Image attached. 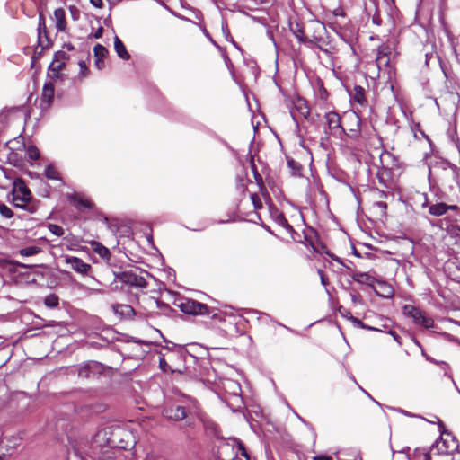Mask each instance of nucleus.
I'll use <instances>...</instances> for the list:
<instances>
[{
  "instance_id": "nucleus-23",
  "label": "nucleus",
  "mask_w": 460,
  "mask_h": 460,
  "mask_svg": "<svg viewBox=\"0 0 460 460\" xmlns=\"http://www.w3.org/2000/svg\"><path fill=\"white\" fill-rule=\"evenodd\" d=\"M41 252V249L38 246H28L22 248L19 251V253L22 256L29 257V256H34Z\"/></svg>"
},
{
  "instance_id": "nucleus-9",
  "label": "nucleus",
  "mask_w": 460,
  "mask_h": 460,
  "mask_svg": "<svg viewBox=\"0 0 460 460\" xmlns=\"http://www.w3.org/2000/svg\"><path fill=\"white\" fill-rule=\"evenodd\" d=\"M38 41L42 48H45L49 43V40L48 39L46 19L41 13H40L39 14Z\"/></svg>"
},
{
  "instance_id": "nucleus-58",
  "label": "nucleus",
  "mask_w": 460,
  "mask_h": 460,
  "mask_svg": "<svg viewBox=\"0 0 460 460\" xmlns=\"http://www.w3.org/2000/svg\"><path fill=\"white\" fill-rule=\"evenodd\" d=\"M0 460H2V457L0 456Z\"/></svg>"
},
{
  "instance_id": "nucleus-46",
  "label": "nucleus",
  "mask_w": 460,
  "mask_h": 460,
  "mask_svg": "<svg viewBox=\"0 0 460 460\" xmlns=\"http://www.w3.org/2000/svg\"><path fill=\"white\" fill-rule=\"evenodd\" d=\"M351 299L354 303H358V302H360L361 297H360V295L354 294V295H351Z\"/></svg>"
},
{
  "instance_id": "nucleus-33",
  "label": "nucleus",
  "mask_w": 460,
  "mask_h": 460,
  "mask_svg": "<svg viewBox=\"0 0 460 460\" xmlns=\"http://www.w3.org/2000/svg\"><path fill=\"white\" fill-rule=\"evenodd\" d=\"M414 460H431L430 455L423 450H417L414 453Z\"/></svg>"
},
{
  "instance_id": "nucleus-2",
  "label": "nucleus",
  "mask_w": 460,
  "mask_h": 460,
  "mask_svg": "<svg viewBox=\"0 0 460 460\" xmlns=\"http://www.w3.org/2000/svg\"><path fill=\"white\" fill-rule=\"evenodd\" d=\"M220 455L223 460H250L243 443L236 439L231 438L220 447Z\"/></svg>"
},
{
  "instance_id": "nucleus-53",
  "label": "nucleus",
  "mask_w": 460,
  "mask_h": 460,
  "mask_svg": "<svg viewBox=\"0 0 460 460\" xmlns=\"http://www.w3.org/2000/svg\"><path fill=\"white\" fill-rule=\"evenodd\" d=\"M393 294V291L390 288H387V294L386 295H384V296H389Z\"/></svg>"
},
{
  "instance_id": "nucleus-34",
  "label": "nucleus",
  "mask_w": 460,
  "mask_h": 460,
  "mask_svg": "<svg viewBox=\"0 0 460 460\" xmlns=\"http://www.w3.org/2000/svg\"><path fill=\"white\" fill-rule=\"evenodd\" d=\"M391 52V49L387 45H381L378 47L377 49V56H385L389 57V54Z\"/></svg>"
},
{
  "instance_id": "nucleus-7",
  "label": "nucleus",
  "mask_w": 460,
  "mask_h": 460,
  "mask_svg": "<svg viewBox=\"0 0 460 460\" xmlns=\"http://www.w3.org/2000/svg\"><path fill=\"white\" fill-rule=\"evenodd\" d=\"M163 415L172 420H181L186 417V410L181 405L173 404L166 407L163 411Z\"/></svg>"
},
{
  "instance_id": "nucleus-17",
  "label": "nucleus",
  "mask_w": 460,
  "mask_h": 460,
  "mask_svg": "<svg viewBox=\"0 0 460 460\" xmlns=\"http://www.w3.org/2000/svg\"><path fill=\"white\" fill-rule=\"evenodd\" d=\"M54 85L52 83H47L44 84L42 90L41 102L46 106H49L54 98Z\"/></svg>"
},
{
  "instance_id": "nucleus-1",
  "label": "nucleus",
  "mask_w": 460,
  "mask_h": 460,
  "mask_svg": "<svg viewBox=\"0 0 460 460\" xmlns=\"http://www.w3.org/2000/svg\"><path fill=\"white\" fill-rule=\"evenodd\" d=\"M12 195L13 203L16 208L26 209L30 213L35 212V208L29 206V202L31 199V192L22 179L14 181Z\"/></svg>"
},
{
  "instance_id": "nucleus-36",
  "label": "nucleus",
  "mask_w": 460,
  "mask_h": 460,
  "mask_svg": "<svg viewBox=\"0 0 460 460\" xmlns=\"http://www.w3.org/2000/svg\"><path fill=\"white\" fill-rule=\"evenodd\" d=\"M351 320L354 323L361 326L362 328H365V329H368V330H377L376 328H373V327H370V326H366L360 320L355 318V317H352L351 316Z\"/></svg>"
},
{
  "instance_id": "nucleus-10",
  "label": "nucleus",
  "mask_w": 460,
  "mask_h": 460,
  "mask_svg": "<svg viewBox=\"0 0 460 460\" xmlns=\"http://www.w3.org/2000/svg\"><path fill=\"white\" fill-rule=\"evenodd\" d=\"M52 21L54 22L58 31H66L67 22L66 20V12L63 8H58L54 11Z\"/></svg>"
},
{
  "instance_id": "nucleus-55",
  "label": "nucleus",
  "mask_w": 460,
  "mask_h": 460,
  "mask_svg": "<svg viewBox=\"0 0 460 460\" xmlns=\"http://www.w3.org/2000/svg\"><path fill=\"white\" fill-rule=\"evenodd\" d=\"M21 266H22V268H29V266L24 265V264H21Z\"/></svg>"
},
{
  "instance_id": "nucleus-35",
  "label": "nucleus",
  "mask_w": 460,
  "mask_h": 460,
  "mask_svg": "<svg viewBox=\"0 0 460 460\" xmlns=\"http://www.w3.org/2000/svg\"><path fill=\"white\" fill-rule=\"evenodd\" d=\"M159 365H160V367L163 371L166 372V371H173L171 369L170 366L167 364L164 357H160L159 358Z\"/></svg>"
},
{
  "instance_id": "nucleus-26",
  "label": "nucleus",
  "mask_w": 460,
  "mask_h": 460,
  "mask_svg": "<svg viewBox=\"0 0 460 460\" xmlns=\"http://www.w3.org/2000/svg\"><path fill=\"white\" fill-rule=\"evenodd\" d=\"M389 57L376 56V64L379 70H381L382 68H385L389 65Z\"/></svg>"
},
{
  "instance_id": "nucleus-38",
  "label": "nucleus",
  "mask_w": 460,
  "mask_h": 460,
  "mask_svg": "<svg viewBox=\"0 0 460 460\" xmlns=\"http://www.w3.org/2000/svg\"><path fill=\"white\" fill-rule=\"evenodd\" d=\"M79 66H80V74L83 75V76H85V73L86 71L88 70L87 68V66L85 64L84 61L81 60L79 61L78 63Z\"/></svg>"
},
{
  "instance_id": "nucleus-40",
  "label": "nucleus",
  "mask_w": 460,
  "mask_h": 460,
  "mask_svg": "<svg viewBox=\"0 0 460 460\" xmlns=\"http://www.w3.org/2000/svg\"><path fill=\"white\" fill-rule=\"evenodd\" d=\"M278 220L279 224H281L282 226L291 228V226L288 223L287 219L284 217L283 215H280Z\"/></svg>"
},
{
  "instance_id": "nucleus-28",
  "label": "nucleus",
  "mask_w": 460,
  "mask_h": 460,
  "mask_svg": "<svg viewBox=\"0 0 460 460\" xmlns=\"http://www.w3.org/2000/svg\"><path fill=\"white\" fill-rule=\"evenodd\" d=\"M45 175L48 179H52V180H57L58 179V172L57 171V169L52 166V165H49L47 166L46 170H45Z\"/></svg>"
},
{
  "instance_id": "nucleus-44",
  "label": "nucleus",
  "mask_w": 460,
  "mask_h": 460,
  "mask_svg": "<svg viewBox=\"0 0 460 460\" xmlns=\"http://www.w3.org/2000/svg\"><path fill=\"white\" fill-rule=\"evenodd\" d=\"M314 460H332V457L321 455V456H314Z\"/></svg>"
},
{
  "instance_id": "nucleus-13",
  "label": "nucleus",
  "mask_w": 460,
  "mask_h": 460,
  "mask_svg": "<svg viewBox=\"0 0 460 460\" xmlns=\"http://www.w3.org/2000/svg\"><path fill=\"white\" fill-rule=\"evenodd\" d=\"M294 110L297 111L303 118L308 119L311 111L307 102L303 98H296L293 101Z\"/></svg>"
},
{
  "instance_id": "nucleus-54",
  "label": "nucleus",
  "mask_w": 460,
  "mask_h": 460,
  "mask_svg": "<svg viewBox=\"0 0 460 460\" xmlns=\"http://www.w3.org/2000/svg\"><path fill=\"white\" fill-rule=\"evenodd\" d=\"M110 4H115L120 2L121 0H107Z\"/></svg>"
},
{
  "instance_id": "nucleus-48",
  "label": "nucleus",
  "mask_w": 460,
  "mask_h": 460,
  "mask_svg": "<svg viewBox=\"0 0 460 460\" xmlns=\"http://www.w3.org/2000/svg\"><path fill=\"white\" fill-rule=\"evenodd\" d=\"M102 31H103L102 27H100V28L96 31V32L94 33V38H96V39L101 38V37H102Z\"/></svg>"
},
{
  "instance_id": "nucleus-37",
  "label": "nucleus",
  "mask_w": 460,
  "mask_h": 460,
  "mask_svg": "<svg viewBox=\"0 0 460 460\" xmlns=\"http://www.w3.org/2000/svg\"><path fill=\"white\" fill-rule=\"evenodd\" d=\"M251 198L254 204L255 208H259L261 207V202L260 201V199L257 194H252Z\"/></svg>"
},
{
  "instance_id": "nucleus-49",
  "label": "nucleus",
  "mask_w": 460,
  "mask_h": 460,
  "mask_svg": "<svg viewBox=\"0 0 460 460\" xmlns=\"http://www.w3.org/2000/svg\"><path fill=\"white\" fill-rule=\"evenodd\" d=\"M422 199H423V202L421 204V207L422 208H425V207H428L429 206V200H428V198L425 194L422 195Z\"/></svg>"
},
{
  "instance_id": "nucleus-47",
  "label": "nucleus",
  "mask_w": 460,
  "mask_h": 460,
  "mask_svg": "<svg viewBox=\"0 0 460 460\" xmlns=\"http://www.w3.org/2000/svg\"><path fill=\"white\" fill-rule=\"evenodd\" d=\"M390 334L394 337V339L399 343L401 344L402 341H401V337L399 335H397L394 332H390Z\"/></svg>"
},
{
  "instance_id": "nucleus-41",
  "label": "nucleus",
  "mask_w": 460,
  "mask_h": 460,
  "mask_svg": "<svg viewBox=\"0 0 460 460\" xmlns=\"http://www.w3.org/2000/svg\"><path fill=\"white\" fill-rule=\"evenodd\" d=\"M70 11H71L72 18L74 20H77L79 17V11L74 6L70 7Z\"/></svg>"
},
{
  "instance_id": "nucleus-57",
  "label": "nucleus",
  "mask_w": 460,
  "mask_h": 460,
  "mask_svg": "<svg viewBox=\"0 0 460 460\" xmlns=\"http://www.w3.org/2000/svg\"><path fill=\"white\" fill-rule=\"evenodd\" d=\"M291 115L293 116L294 119L296 118L294 111H291Z\"/></svg>"
},
{
  "instance_id": "nucleus-19",
  "label": "nucleus",
  "mask_w": 460,
  "mask_h": 460,
  "mask_svg": "<svg viewBox=\"0 0 460 460\" xmlns=\"http://www.w3.org/2000/svg\"><path fill=\"white\" fill-rule=\"evenodd\" d=\"M91 246L93 250L98 253L102 259L109 260L111 257V252L108 248L103 246L102 243L93 241L91 242Z\"/></svg>"
},
{
  "instance_id": "nucleus-56",
  "label": "nucleus",
  "mask_w": 460,
  "mask_h": 460,
  "mask_svg": "<svg viewBox=\"0 0 460 460\" xmlns=\"http://www.w3.org/2000/svg\"><path fill=\"white\" fill-rule=\"evenodd\" d=\"M83 371H85V369H82V370H80V372H79V375H80V376L83 374Z\"/></svg>"
},
{
  "instance_id": "nucleus-25",
  "label": "nucleus",
  "mask_w": 460,
  "mask_h": 460,
  "mask_svg": "<svg viewBox=\"0 0 460 460\" xmlns=\"http://www.w3.org/2000/svg\"><path fill=\"white\" fill-rule=\"evenodd\" d=\"M290 28L296 38L299 41H304V30L303 27L298 23H291Z\"/></svg>"
},
{
  "instance_id": "nucleus-22",
  "label": "nucleus",
  "mask_w": 460,
  "mask_h": 460,
  "mask_svg": "<svg viewBox=\"0 0 460 460\" xmlns=\"http://www.w3.org/2000/svg\"><path fill=\"white\" fill-rule=\"evenodd\" d=\"M352 279L360 284H370L372 281V277L365 272H355L352 275Z\"/></svg>"
},
{
  "instance_id": "nucleus-29",
  "label": "nucleus",
  "mask_w": 460,
  "mask_h": 460,
  "mask_svg": "<svg viewBox=\"0 0 460 460\" xmlns=\"http://www.w3.org/2000/svg\"><path fill=\"white\" fill-rule=\"evenodd\" d=\"M26 153L29 158L31 160H37L40 157V152L34 146H29Z\"/></svg>"
},
{
  "instance_id": "nucleus-31",
  "label": "nucleus",
  "mask_w": 460,
  "mask_h": 460,
  "mask_svg": "<svg viewBox=\"0 0 460 460\" xmlns=\"http://www.w3.org/2000/svg\"><path fill=\"white\" fill-rule=\"evenodd\" d=\"M0 214L5 218H11L13 216L12 209L5 204H0Z\"/></svg>"
},
{
  "instance_id": "nucleus-6",
  "label": "nucleus",
  "mask_w": 460,
  "mask_h": 460,
  "mask_svg": "<svg viewBox=\"0 0 460 460\" xmlns=\"http://www.w3.org/2000/svg\"><path fill=\"white\" fill-rule=\"evenodd\" d=\"M64 260L66 264L70 265V267L76 272L80 274H86L91 270V265L84 262L78 257L65 255Z\"/></svg>"
},
{
  "instance_id": "nucleus-32",
  "label": "nucleus",
  "mask_w": 460,
  "mask_h": 460,
  "mask_svg": "<svg viewBox=\"0 0 460 460\" xmlns=\"http://www.w3.org/2000/svg\"><path fill=\"white\" fill-rule=\"evenodd\" d=\"M45 305L48 307H51V308L56 307L58 305V298L55 295L48 296L45 298Z\"/></svg>"
},
{
  "instance_id": "nucleus-14",
  "label": "nucleus",
  "mask_w": 460,
  "mask_h": 460,
  "mask_svg": "<svg viewBox=\"0 0 460 460\" xmlns=\"http://www.w3.org/2000/svg\"><path fill=\"white\" fill-rule=\"evenodd\" d=\"M67 199L78 209L92 208L93 207V203L80 194H69L67 195Z\"/></svg>"
},
{
  "instance_id": "nucleus-15",
  "label": "nucleus",
  "mask_w": 460,
  "mask_h": 460,
  "mask_svg": "<svg viewBox=\"0 0 460 460\" xmlns=\"http://www.w3.org/2000/svg\"><path fill=\"white\" fill-rule=\"evenodd\" d=\"M438 450L440 454H452L457 448V444L453 438L450 440L443 439L437 442Z\"/></svg>"
},
{
  "instance_id": "nucleus-24",
  "label": "nucleus",
  "mask_w": 460,
  "mask_h": 460,
  "mask_svg": "<svg viewBox=\"0 0 460 460\" xmlns=\"http://www.w3.org/2000/svg\"><path fill=\"white\" fill-rule=\"evenodd\" d=\"M353 98L359 104L365 103V102H366L365 91L361 86L357 85L354 87Z\"/></svg>"
},
{
  "instance_id": "nucleus-42",
  "label": "nucleus",
  "mask_w": 460,
  "mask_h": 460,
  "mask_svg": "<svg viewBox=\"0 0 460 460\" xmlns=\"http://www.w3.org/2000/svg\"><path fill=\"white\" fill-rule=\"evenodd\" d=\"M318 274H319V276H320V278H321V282H322V284H323V286H326V285H327V281H326V279H325V277H324V272H323V270H318Z\"/></svg>"
},
{
  "instance_id": "nucleus-8",
  "label": "nucleus",
  "mask_w": 460,
  "mask_h": 460,
  "mask_svg": "<svg viewBox=\"0 0 460 460\" xmlns=\"http://www.w3.org/2000/svg\"><path fill=\"white\" fill-rule=\"evenodd\" d=\"M325 120L332 134H335L337 131L344 132V128L341 127V118L338 113L334 111L327 112L325 114Z\"/></svg>"
},
{
  "instance_id": "nucleus-39",
  "label": "nucleus",
  "mask_w": 460,
  "mask_h": 460,
  "mask_svg": "<svg viewBox=\"0 0 460 460\" xmlns=\"http://www.w3.org/2000/svg\"><path fill=\"white\" fill-rule=\"evenodd\" d=\"M205 428L208 429H211L214 433H216L217 426L212 421H207L205 422Z\"/></svg>"
},
{
  "instance_id": "nucleus-20",
  "label": "nucleus",
  "mask_w": 460,
  "mask_h": 460,
  "mask_svg": "<svg viewBox=\"0 0 460 460\" xmlns=\"http://www.w3.org/2000/svg\"><path fill=\"white\" fill-rule=\"evenodd\" d=\"M429 211L431 215L439 217L447 213V205L440 202L435 205H431L429 208Z\"/></svg>"
},
{
  "instance_id": "nucleus-52",
  "label": "nucleus",
  "mask_w": 460,
  "mask_h": 460,
  "mask_svg": "<svg viewBox=\"0 0 460 460\" xmlns=\"http://www.w3.org/2000/svg\"><path fill=\"white\" fill-rule=\"evenodd\" d=\"M448 209L456 210L458 209V207L456 205H447V210Z\"/></svg>"
},
{
  "instance_id": "nucleus-45",
  "label": "nucleus",
  "mask_w": 460,
  "mask_h": 460,
  "mask_svg": "<svg viewBox=\"0 0 460 460\" xmlns=\"http://www.w3.org/2000/svg\"><path fill=\"white\" fill-rule=\"evenodd\" d=\"M376 205L378 208H380L382 210H384V211H385V210L386 209V208H387L386 203H385V202H383V201H378V202H376Z\"/></svg>"
},
{
  "instance_id": "nucleus-43",
  "label": "nucleus",
  "mask_w": 460,
  "mask_h": 460,
  "mask_svg": "<svg viewBox=\"0 0 460 460\" xmlns=\"http://www.w3.org/2000/svg\"><path fill=\"white\" fill-rule=\"evenodd\" d=\"M90 3L97 8H102V0H90Z\"/></svg>"
},
{
  "instance_id": "nucleus-11",
  "label": "nucleus",
  "mask_w": 460,
  "mask_h": 460,
  "mask_svg": "<svg viewBox=\"0 0 460 460\" xmlns=\"http://www.w3.org/2000/svg\"><path fill=\"white\" fill-rule=\"evenodd\" d=\"M93 54L95 58L94 65L96 68L99 70L102 69L105 66L104 59L108 55V49L104 46L97 44L93 48Z\"/></svg>"
},
{
  "instance_id": "nucleus-12",
  "label": "nucleus",
  "mask_w": 460,
  "mask_h": 460,
  "mask_svg": "<svg viewBox=\"0 0 460 460\" xmlns=\"http://www.w3.org/2000/svg\"><path fill=\"white\" fill-rule=\"evenodd\" d=\"M66 53L58 52L55 56V59L49 66V71L52 76L58 77L59 72L65 67Z\"/></svg>"
},
{
  "instance_id": "nucleus-3",
  "label": "nucleus",
  "mask_w": 460,
  "mask_h": 460,
  "mask_svg": "<svg viewBox=\"0 0 460 460\" xmlns=\"http://www.w3.org/2000/svg\"><path fill=\"white\" fill-rule=\"evenodd\" d=\"M403 314L413 320L417 325L423 326L426 329L432 328L434 321L424 312L411 305H405L402 308Z\"/></svg>"
},
{
  "instance_id": "nucleus-5",
  "label": "nucleus",
  "mask_w": 460,
  "mask_h": 460,
  "mask_svg": "<svg viewBox=\"0 0 460 460\" xmlns=\"http://www.w3.org/2000/svg\"><path fill=\"white\" fill-rule=\"evenodd\" d=\"M181 311L189 314L205 315L208 313L206 305L194 300H188L181 305Z\"/></svg>"
},
{
  "instance_id": "nucleus-51",
  "label": "nucleus",
  "mask_w": 460,
  "mask_h": 460,
  "mask_svg": "<svg viewBox=\"0 0 460 460\" xmlns=\"http://www.w3.org/2000/svg\"><path fill=\"white\" fill-rule=\"evenodd\" d=\"M254 2L255 4L259 5V4H265L267 2V0H252Z\"/></svg>"
},
{
  "instance_id": "nucleus-16",
  "label": "nucleus",
  "mask_w": 460,
  "mask_h": 460,
  "mask_svg": "<svg viewBox=\"0 0 460 460\" xmlns=\"http://www.w3.org/2000/svg\"><path fill=\"white\" fill-rule=\"evenodd\" d=\"M115 314H118L125 318H131L135 315V310L131 305L118 304L112 306Z\"/></svg>"
},
{
  "instance_id": "nucleus-21",
  "label": "nucleus",
  "mask_w": 460,
  "mask_h": 460,
  "mask_svg": "<svg viewBox=\"0 0 460 460\" xmlns=\"http://www.w3.org/2000/svg\"><path fill=\"white\" fill-rule=\"evenodd\" d=\"M348 118L351 121V124L355 125V128H349V131L351 132V137H357L360 131V119L355 113L349 115Z\"/></svg>"
},
{
  "instance_id": "nucleus-27",
  "label": "nucleus",
  "mask_w": 460,
  "mask_h": 460,
  "mask_svg": "<svg viewBox=\"0 0 460 460\" xmlns=\"http://www.w3.org/2000/svg\"><path fill=\"white\" fill-rule=\"evenodd\" d=\"M288 167L290 168L291 170V172L293 175H298L300 173V171H301V166L300 164L296 162L295 160L293 159H288Z\"/></svg>"
},
{
  "instance_id": "nucleus-18",
  "label": "nucleus",
  "mask_w": 460,
  "mask_h": 460,
  "mask_svg": "<svg viewBox=\"0 0 460 460\" xmlns=\"http://www.w3.org/2000/svg\"><path fill=\"white\" fill-rule=\"evenodd\" d=\"M114 49L120 58L124 60L129 59L130 56L128 53L125 45L118 36H115L114 38Z\"/></svg>"
},
{
  "instance_id": "nucleus-30",
  "label": "nucleus",
  "mask_w": 460,
  "mask_h": 460,
  "mask_svg": "<svg viewBox=\"0 0 460 460\" xmlns=\"http://www.w3.org/2000/svg\"><path fill=\"white\" fill-rule=\"evenodd\" d=\"M48 228L53 234L57 236H62L65 233L63 227L56 224H49Z\"/></svg>"
},
{
  "instance_id": "nucleus-50",
  "label": "nucleus",
  "mask_w": 460,
  "mask_h": 460,
  "mask_svg": "<svg viewBox=\"0 0 460 460\" xmlns=\"http://www.w3.org/2000/svg\"><path fill=\"white\" fill-rule=\"evenodd\" d=\"M102 435L105 436L106 432L105 431L98 432L97 435H96V441H98Z\"/></svg>"
},
{
  "instance_id": "nucleus-4",
  "label": "nucleus",
  "mask_w": 460,
  "mask_h": 460,
  "mask_svg": "<svg viewBox=\"0 0 460 460\" xmlns=\"http://www.w3.org/2000/svg\"><path fill=\"white\" fill-rule=\"evenodd\" d=\"M119 279L129 286L136 288L144 289L147 287V281L142 275H137L133 271H124L119 276Z\"/></svg>"
}]
</instances>
